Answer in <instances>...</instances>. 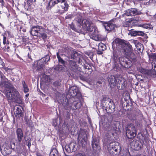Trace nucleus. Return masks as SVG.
<instances>
[{
	"label": "nucleus",
	"instance_id": "1",
	"mask_svg": "<svg viewBox=\"0 0 156 156\" xmlns=\"http://www.w3.org/2000/svg\"><path fill=\"white\" fill-rule=\"evenodd\" d=\"M113 49L112 59V69L120 72L122 69H129L137 63L136 56L133 52L132 45L126 43L121 39L116 38L112 43Z\"/></svg>",
	"mask_w": 156,
	"mask_h": 156
},
{
	"label": "nucleus",
	"instance_id": "2",
	"mask_svg": "<svg viewBox=\"0 0 156 156\" xmlns=\"http://www.w3.org/2000/svg\"><path fill=\"white\" fill-rule=\"evenodd\" d=\"M50 60V56L47 54L36 62L34 61V62L33 64L34 69L39 72L38 76L37 78H50L48 75H47L44 72H43L45 65L47 64Z\"/></svg>",
	"mask_w": 156,
	"mask_h": 156
},
{
	"label": "nucleus",
	"instance_id": "3",
	"mask_svg": "<svg viewBox=\"0 0 156 156\" xmlns=\"http://www.w3.org/2000/svg\"><path fill=\"white\" fill-rule=\"evenodd\" d=\"M78 26L82 28L85 30L89 33L92 37H95L97 35V31L96 28L91 25L90 22L86 20H83L81 15L77 16L76 19Z\"/></svg>",
	"mask_w": 156,
	"mask_h": 156
},
{
	"label": "nucleus",
	"instance_id": "4",
	"mask_svg": "<svg viewBox=\"0 0 156 156\" xmlns=\"http://www.w3.org/2000/svg\"><path fill=\"white\" fill-rule=\"evenodd\" d=\"M76 62L72 60H69L68 61V68L70 69L66 73V77L72 78H84L80 71L78 70V66Z\"/></svg>",
	"mask_w": 156,
	"mask_h": 156
},
{
	"label": "nucleus",
	"instance_id": "5",
	"mask_svg": "<svg viewBox=\"0 0 156 156\" xmlns=\"http://www.w3.org/2000/svg\"><path fill=\"white\" fill-rule=\"evenodd\" d=\"M65 98V101L63 100V101H61L62 105L64 106L66 109L70 108L71 109H79L82 106V102L80 101L78 102L73 101L72 98H71L69 100Z\"/></svg>",
	"mask_w": 156,
	"mask_h": 156
},
{
	"label": "nucleus",
	"instance_id": "6",
	"mask_svg": "<svg viewBox=\"0 0 156 156\" xmlns=\"http://www.w3.org/2000/svg\"><path fill=\"white\" fill-rule=\"evenodd\" d=\"M101 101L102 106L105 107L106 110L109 112L112 113L115 110V105L110 99L104 97Z\"/></svg>",
	"mask_w": 156,
	"mask_h": 156
},
{
	"label": "nucleus",
	"instance_id": "7",
	"mask_svg": "<svg viewBox=\"0 0 156 156\" xmlns=\"http://www.w3.org/2000/svg\"><path fill=\"white\" fill-rule=\"evenodd\" d=\"M69 59L74 60V61L79 64L83 65L84 64L83 60H84L83 56L80 53H79L75 50H73L69 55Z\"/></svg>",
	"mask_w": 156,
	"mask_h": 156
},
{
	"label": "nucleus",
	"instance_id": "8",
	"mask_svg": "<svg viewBox=\"0 0 156 156\" xmlns=\"http://www.w3.org/2000/svg\"><path fill=\"white\" fill-rule=\"evenodd\" d=\"M136 129L133 125L130 124L126 127V134L127 137L131 139L134 137L136 134Z\"/></svg>",
	"mask_w": 156,
	"mask_h": 156
},
{
	"label": "nucleus",
	"instance_id": "9",
	"mask_svg": "<svg viewBox=\"0 0 156 156\" xmlns=\"http://www.w3.org/2000/svg\"><path fill=\"white\" fill-rule=\"evenodd\" d=\"M6 94V96L9 100H15L19 97V93L14 87L11 90H8Z\"/></svg>",
	"mask_w": 156,
	"mask_h": 156
},
{
	"label": "nucleus",
	"instance_id": "10",
	"mask_svg": "<svg viewBox=\"0 0 156 156\" xmlns=\"http://www.w3.org/2000/svg\"><path fill=\"white\" fill-rule=\"evenodd\" d=\"M98 21L100 23H101L105 30L108 31V32L115 30L116 27V25L115 24L112 23L111 21L108 22L103 21L101 20H98Z\"/></svg>",
	"mask_w": 156,
	"mask_h": 156
},
{
	"label": "nucleus",
	"instance_id": "11",
	"mask_svg": "<svg viewBox=\"0 0 156 156\" xmlns=\"http://www.w3.org/2000/svg\"><path fill=\"white\" fill-rule=\"evenodd\" d=\"M129 35H130L131 36H143L144 37L145 40L147 39L148 37L147 34L144 33L143 31L140 30H136L134 29H131L129 30V32L128 33Z\"/></svg>",
	"mask_w": 156,
	"mask_h": 156
},
{
	"label": "nucleus",
	"instance_id": "12",
	"mask_svg": "<svg viewBox=\"0 0 156 156\" xmlns=\"http://www.w3.org/2000/svg\"><path fill=\"white\" fill-rule=\"evenodd\" d=\"M125 13L128 16H133L141 14L142 12L138 9L131 8L126 10Z\"/></svg>",
	"mask_w": 156,
	"mask_h": 156
},
{
	"label": "nucleus",
	"instance_id": "13",
	"mask_svg": "<svg viewBox=\"0 0 156 156\" xmlns=\"http://www.w3.org/2000/svg\"><path fill=\"white\" fill-rule=\"evenodd\" d=\"M133 148L136 151L140 150L143 146L142 143L139 140H134L131 143Z\"/></svg>",
	"mask_w": 156,
	"mask_h": 156
},
{
	"label": "nucleus",
	"instance_id": "14",
	"mask_svg": "<svg viewBox=\"0 0 156 156\" xmlns=\"http://www.w3.org/2000/svg\"><path fill=\"white\" fill-rule=\"evenodd\" d=\"M42 30H44V29L42 26L38 25L34 26H32L31 28V30L30 31V33L32 36H35L34 34H39V32Z\"/></svg>",
	"mask_w": 156,
	"mask_h": 156
},
{
	"label": "nucleus",
	"instance_id": "15",
	"mask_svg": "<svg viewBox=\"0 0 156 156\" xmlns=\"http://www.w3.org/2000/svg\"><path fill=\"white\" fill-rule=\"evenodd\" d=\"M69 93L70 95L72 97H74L78 94L80 95L78 87L75 86L70 87L69 90Z\"/></svg>",
	"mask_w": 156,
	"mask_h": 156
},
{
	"label": "nucleus",
	"instance_id": "16",
	"mask_svg": "<svg viewBox=\"0 0 156 156\" xmlns=\"http://www.w3.org/2000/svg\"><path fill=\"white\" fill-rule=\"evenodd\" d=\"M17 136V143L18 144H20L23 137V132L20 128H17L16 130Z\"/></svg>",
	"mask_w": 156,
	"mask_h": 156
},
{
	"label": "nucleus",
	"instance_id": "17",
	"mask_svg": "<svg viewBox=\"0 0 156 156\" xmlns=\"http://www.w3.org/2000/svg\"><path fill=\"white\" fill-rule=\"evenodd\" d=\"M76 144L73 142L70 143L69 145H66L65 147L66 151L70 153L72 152H74L76 150Z\"/></svg>",
	"mask_w": 156,
	"mask_h": 156
},
{
	"label": "nucleus",
	"instance_id": "18",
	"mask_svg": "<svg viewBox=\"0 0 156 156\" xmlns=\"http://www.w3.org/2000/svg\"><path fill=\"white\" fill-rule=\"evenodd\" d=\"M1 84L9 90H11L14 87L8 81L7 79H2Z\"/></svg>",
	"mask_w": 156,
	"mask_h": 156
},
{
	"label": "nucleus",
	"instance_id": "19",
	"mask_svg": "<svg viewBox=\"0 0 156 156\" xmlns=\"http://www.w3.org/2000/svg\"><path fill=\"white\" fill-rule=\"evenodd\" d=\"M61 6L63 10H61L59 9L57 10V12L60 14H62L67 11L68 10L69 6L67 3H62Z\"/></svg>",
	"mask_w": 156,
	"mask_h": 156
},
{
	"label": "nucleus",
	"instance_id": "20",
	"mask_svg": "<svg viewBox=\"0 0 156 156\" xmlns=\"http://www.w3.org/2000/svg\"><path fill=\"white\" fill-rule=\"evenodd\" d=\"M140 111L138 109L134 110L133 112L128 115V118L131 120H134L136 118V116L140 114Z\"/></svg>",
	"mask_w": 156,
	"mask_h": 156
},
{
	"label": "nucleus",
	"instance_id": "21",
	"mask_svg": "<svg viewBox=\"0 0 156 156\" xmlns=\"http://www.w3.org/2000/svg\"><path fill=\"white\" fill-rule=\"evenodd\" d=\"M23 108L21 106H19L17 107L16 108V111L15 113V115L18 117H23Z\"/></svg>",
	"mask_w": 156,
	"mask_h": 156
},
{
	"label": "nucleus",
	"instance_id": "22",
	"mask_svg": "<svg viewBox=\"0 0 156 156\" xmlns=\"http://www.w3.org/2000/svg\"><path fill=\"white\" fill-rule=\"evenodd\" d=\"M44 30H42L39 32V34H36V33H34V36L38 37L39 38H41L43 40L45 41V40L47 38L48 36L46 34L43 32Z\"/></svg>",
	"mask_w": 156,
	"mask_h": 156
},
{
	"label": "nucleus",
	"instance_id": "23",
	"mask_svg": "<svg viewBox=\"0 0 156 156\" xmlns=\"http://www.w3.org/2000/svg\"><path fill=\"white\" fill-rule=\"evenodd\" d=\"M56 55L57 58L58 59V63L62 64V65L65 66V68H66V65L68 63L67 62L64 60L61 57L59 52H57L56 53Z\"/></svg>",
	"mask_w": 156,
	"mask_h": 156
},
{
	"label": "nucleus",
	"instance_id": "24",
	"mask_svg": "<svg viewBox=\"0 0 156 156\" xmlns=\"http://www.w3.org/2000/svg\"><path fill=\"white\" fill-rule=\"evenodd\" d=\"M112 129V128L111 126H109L108 128V133L107 132V131H105L104 132V136H105L107 139H109V138L111 137V135H112L113 136V134L111 132V131Z\"/></svg>",
	"mask_w": 156,
	"mask_h": 156
},
{
	"label": "nucleus",
	"instance_id": "25",
	"mask_svg": "<svg viewBox=\"0 0 156 156\" xmlns=\"http://www.w3.org/2000/svg\"><path fill=\"white\" fill-rule=\"evenodd\" d=\"M117 80L119 82V79H109L108 81L111 87L115 86L117 83Z\"/></svg>",
	"mask_w": 156,
	"mask_h": 156
},
{
	"label": "nucleus",
	"instance_id": "26",
	"mask_svg": "<svg viewBox=\"0 0 156 156\" xmlns=\"http://www.w3.org/2000/svg\"><path fill=\"white\" fill-rule=\"evenodd\" d=\"M87 134L86 131L84 130H81L80 133L78 135V139H79L80 138H81L83 140H84Z\"/></svg>",
	"mask_w": 156,
	"mask_h": 156
},
{
	"label": "nucleus",
	"instance_id": "27",
	"mask_svg": "<svg viewBox=\"0 0 156 156\" xmlns=\"http://www.w3.org/2000/svg\"><path fill=\"white\" fill-rule=\"evenodd\" d=\"M49 156H60L57 150L53 148L51 150Z\"/></svg>",
	"mask_w": 156,
	"mask_h": 156
},
{
	"label": "nucleus",
	"instance_id": "28",
	"mask_svg": "<svg viewBox=\"0 0 156 156\" xmlns=\"http://www.w3.org/2000/svg\"><path fill=\"white\" fill-rule=\"evenodd\" d=\"M115 144L114 142H112L108 145L107 147L109 149L112 150V152L114 151L115 152H117L118 151V148H116L115 146L114 147Z\"/></svg>",
	"mask_w": 156,
	"mask_h": 156
},
{
	"label": "nucleus",
	"instance_id": "29",
	"mask_svg": "<svg viewBox=\"0 0 156 156\" xmlns=\"http://www.w3.org/2000/svg\"><path fill=\"white\" fill-rule=\"evenodd\" d=\"M139 27H142L144 28L147 29H152L153 26L150 24H140Z\"/></svg>",
	"mask_w": 156,
	"mask_h": 156
},
{
	"label": "nucleus",
	"instance_id": "30",
	"mask_svg": "<svg viewBox=\"0 0 156 156\" xmlns=\"http://www.w3.org/2000/svg\"><path fill=\"white\" fill-rule=\"evenodd\" d=\"M22 83L23 88V91L24 92L26 93L28 92L29 91V89L28 88L27 85L26 84L25 81H23Z\"/></svg>",
	"mask_w": 156,
	"mask_h": 156
},
{
	"label": "nucleus",
	"instance_id": "31",
	"mask_svg": "<svg viewBox=\"0 0 156 156\" xmlns=\"http://www.w3.org/2000/svg\"><path fill=\"white\" fill-rule=\"evenodd\" d=\"M65 66L62 65H58L55 67V69L59 71H64L65 69Z\"/></svg>",
	"mask_w": 156,
	"mask_h": 156
},
{
	"label": "nucleus",
	"instance_id": "32",
	"mask_svg": "<svg viewBox=\"0 0 156 156\" xmlns=\"http://www.w3.org/2000/svg\"><path fill=\"white\" fill-rule=\"evenodd\" d=\"M69 25L70 27V28L73 30L74 31H75L78 32V31L75 28L74 25L73 24V23L72 22L71 23V24H69Z\"/></svg>",
	"mask_w": 156,
	"mask_h": 156
},
{
	"label": "nucleus",
	"instance_id": "33",
	"mask_svg": "<svg viewBox=\"0 0 156 156\" xmlns=\"http://www.w3.org/2000/svg\"><path fill=\"white\" fill-rule=\"evenodd\" d=\"M52 1H53V0H50L48 1L47 5L46 6V9L48 10H50L52 8L51 5V3Z\"/></svg>",
	"mask_w": 156,
	"mask_h": 156
},
{
	"label": "nucleus",
	"instance_id": "34",
	"mask_svg": "<svg viewBox=\"0 0 156 156\" xmlns=\"http://www.w3.org/2000/svg\"><path fill=\"white\" fill-rule=\"evenodd\" d=\"M151 4L156 5V0H149L148 2L146 3V5H148Z\"/></svg>",
	"mask_w": 156,
	"mask_h": 156
},
{
	"label": "nucleus",
	"instance_id": "35",
	"mask_svg": "<svg viewBox=\"0 0 156 156\" xmlns=\"http://www.w3.org/2000/svg\"><path fill=\"white\" fill-rule=\"evenodd\" d=\"M86 55L88 56L89 57V58L90 59H92L93 58V57L94 55V53L92 51L89 52H87L86 53Z\"/></svg>",
	"mask_w": 156,
	"mask_h": 156
},
{
	"label": "nucleus",
	"instance_id": "36",
	"mask_svg": "<svg viewBox=\"0 0 156 156\" xmlns=\"http://www.w3.org/2000/svg\"><path fill=\"white\" fill-rule=\"evenodd\" d=\"M66 16L65 17L66 19H71L73 18L74 17L73 15L72 14H67Z\"/></svg>",
	"mask_w": 156,
	"mask_h": 156
},
{
	"label": "nucleus",
	"instance_id": "37",
	"mask_svg": "<svg viewBox=\"0 0 156 156\" xmlns=\"http://www.w3.org/2000/svg\"><path fill=\"white\" fill-rule=\"evenodd\" d=\"M52 4L51 6L52 8L54 7L56 4H58V3L60 2V0H55L53 1H52L51 2Z\"/></svg>",
	"mask_w": 156,
	"mask_h": 156
},
{
	"label": "nucleus",
	"instance_id": "38",
	"mask_svg": "<svg viewBox=\"0 0 156 156\" xmlns=\"http://www.w3.org/2000/svg\"><path fill=\"white\" fill-rule=\"evenodd\" d=\"M98 50L97 51V54L98 55H101L103 54V51L105 50V48L104 49L98 48Z\"/></svg>",
	"mask_w": 156,
	"mask_h": 156
},
{
	"label": "nucleus",
	"instance_id": "39",
	"mask_svg": "<svg viewBox=\"0 0 156 156\" xmlns=\"http://www.w3.org/2000/svg\"><path fill=\"white\" fill-rule=\"evenodd\" d=\"M98 143L97 140H93L92 142V145L93 147H94V145H95L96 147L98 146Z\"/></svg>",
	"mask_w": 156,
	"mask_h": 156
},
{
	"label": "nucleus",
	"instance_id": "40",
	"mask_svg": "<svg viewBox=\"0 0 156 156\" xmlns=\"http://www.w3.org/2000/svg\"><path fill=\"white\" fill-rule=\"evenodd\" d=\"M25 122L28 125L30 126L32 125V122L31 120H29L28 119H26L25 120Z\"/></svg>",
	"mask_w": 156,
	"mask_h": 156
},
{
	"label": "nucleus",
	"instance_id": "41",
	"mask_svg": "<svg viewBox=\"0 0 156 156\" xmlns=\"http://www.w3.org/2000/svg\"><path fill=\"white\" fill-rule=\"evenodd\" d=\"M104 48H105V49L106 48V45L103 44V43H101L99 44L98 48L100 49H104Z\"/></svg>",
	"mask_w": 156,
	"mask_h": 156
},
{
	"label": "nucleus",
	"instance_id": "42",
	"mask_svg": "<svg viewBox=\"0 0 156 156\" xmlns=\"http://www.w3.org/2000/svg\"><path fill=\"white\" fill-rule=\"evenodd\" d=\"M6 45V46H5V47L3 48V50L5 51H9V50L10 47L8 45Z\"/></svg>",
	"mask_w": 156,
	"mask_h": 156
},
{
	"label": "nucleus",
	"instance_id": "43",
	"mask_svg": "<svg viewBox=\"0 0 156 156\" xmlns=\"http://www.w3.org/2000/svg\"><path fill=\"white\" fill-rule=\"evenodd\" d=\"M12 101H15L16 103H18V104H21L22 103V101L21 99L19 98V97L16 100H13Z\"/></svg>",
	"mask_w": 156,
	"mask_h": 156
},
{
	"label": "nucleus",
	"instance_id": "44",
	"mask_svg": "<svg viewBox=\"0 0 156 156\" xmlns=\"http://www.w3.org/2000/svg\"><path fill=\"white\" fill-rule=\"evenodd\" d=\"M124 25L125 27H128L130 26V22L129 21L126 22L124 24Z\"/></svg>",
	"mask_w": 156,
	"mask_h": 156
},
{
	"label": "nucleus",
	"instance_id": "45",
	"mask_svg": "<svg viewBox=\"0 0 156 156\" xmlns=\"http://www.w3.org/2000/svg\"><path fill=\"white\" fill-rule=\"evenodd\" d=\"M59 82H55L54 83V85L55 86H60L61 84V83H60V82H61V80H59Z\"/></svg>",
	"mask_w": 156,
	"mask_h": 156
},
{
	"label": "nucleus",
	"instance_id": "46",
	"mask_svg": "<svg viewBox=\"0 0 156 156\" xmlns=\"http://www.w3.org/2000/svg\"><path fill=\"white\" fill-rule=\"evenodd\" d=\"M91 67L89 66H88V67L87 69L88 71V72H89V73H88L89 74L91 73L92 71V70L91 69Z\"/></svg>",
	"mask_w": 156,
	"mask_h": 156
},
{
	"label": "nucleus",
	"instance_id": "47",
	"mask_svg": "<svg viewBox=\"0 0 156 156\" xmlns=\"http://www.w3.org/2000/svg\"><path fill=\"white\" fill-rule=\"evenodd\" d=\"M6 37L5 36H4L3 43L4 45H5L6 44Z\"/></svg>",
	"mask_w": 156,
	"mask_h": 156
},
{
	"label": "nucleus",
	"instance_id": "48",
	"mask_svg": "<svg viewBox=\"0 0 156 156\" xmlns=\"http://www.w3.org/2000/svg\"><path fill=\"white\" fill-rule=\"evenodd\" d=\"M31 140L30 139L28 141V142H27V143H28L27 145L29 148H30L31 146Z\"/></svg>",
	"mask_w": 156,
	"mask_h": 156
},
{
	"label": "nucleus",
	"instance_id": "49",
	"mask_svg": "<svg viewBox=\"0 0 156 156\" xmlns=\"http://www.w3.org/2000/svg\"><path fill=\"white\" fill-rule=\"evenodd\" d=\"M27 4L28 5L30 6L32 5V1H31L30 0H29L27 2Z\"/></svg>",
	"mask_w": 156,
	"mask_h": 156
},
{
	"label": "nucleus",
	"instance_id": "50",
	"mask_svg": "<svg viewBox=\"0 0 156 156\" xmlns=\"http://www.w3.org/2000/svg\"><path fill=\"white\" fill-rule=\"evenodd\" d=\"M76 156H87L85 155L84 154H81V153H79L77 154Z\"/></svg>",
	"mask_w": 156,
	"mask_h": 156
},
{
	"label": "nucleus",
	"instance_id": "51",
	"mask_svg": "<svg viewBox=\"0 0 156 156\" xmlns=\"http://www.w3.org/2000/svg\"><path fill=\"white\" fill-rule=\"evenodd\" d=\"M0 3L2 4L1 5L2 6L4 5L5 2L3 0H0Z\"/></svg>",
	"mask_w": 156,
	"mask_h": 156
},
{
	"label": "nucleus",
	"instance_id": "52",
	"mask_svg": "<svg viewBox=\"0 0 156 156\" xmlns=\"http://www.w3.org/2000/svg\"><path fill=\"white\" fill-rule=\"evenodd\" d=\"M27 56H28V59H30V61H32V58H31V56L29 55V53L27 55Z\"/></svg>",
	"mask_w": 156,
	"mask_h": 156
},
{
	"label": "nucleus",
	"instance_id": "53",
	"mask_svg": "<svg viewBox=\"0 0 156 156\" xmlns=\"http://www.w3.org/2000/svg\"><path fill=\"white\" fill-rule=\"evenodd\" d=\"M3 73H2V72H1V71H0V78H3Z\"/></svg>",
	"mask_w": 156,
	"mask_h": 156
},
{
	"label": "nucleus",
	"instance_id": "54",
	"mask_svg": "<svg viewBox=\"0 0 156 156\" xmlns=\"http://www.w3.org/2000/svg\"><path fill=\"white\" fill-rule=\"evenodd\" d=\"M66 0H60V2H61V4L62 3H67L66 2H65Z\"/></svg>",
	"mask_w": 156,
	"mask_h": 156
},
{
	"label": "nucleus",
	"instance_id": "55",
	"mask_svg": "<svg viewBox=\"0 0 156 156\" xmlns=\"http://www.w3.org/2000/svg\"><path fill=\"white\" fill-rule=\"evenodd\" d=\"M51 44H50V45L48 44L46 45V46L48 49H50V46H51Z\"/></svg>",
	"mask_w": 156,
	"mask_h": 156
},
{
	"label": "nucleus",
	"instance_id": "56",
	"mask_svg": "<svg viewBox=\"0 0 156 156\" xmlns=\"http://www.w3.org/2000/svg\"><path fill=\"white\" fill-rule=\"evenodd\" d=\"M83 81H87V80H88V79H81Z\"/></svg>",
	"mask_w": 156,
	"mask_h": 156
},
{
	"label": "nucleus",
	"instance_id": "57",
	"mask_svg": "<svg viewBox=\"0 0 156 156\" xmlns=\"http://www.w3.org/2000/svg\"><path fill=\"white\" fill-rule=\"evenodd\" d=\"M138 81H143V79H138Z\"/></svg>",
	"mask_w": 156,
	"mask_h": 156
},
{
	"label": "nucleus",
	"instance_id": "58",
	"mask_svg": "<svg viewBox=\"0 0 156 156\" xmlns=\"http://www.w3.org/2000/svg\"><path fill=\"white\" fill-rule=\"evenodd\" d=\"M0 26L2 27L3 29L4 28V26L3 25L0 23Z\"/></svg>",
	"mask_w": 156,
	"mask_h": 156
},
{
	"label": "nucleus",
	"instance_id": "59",
	"mask_svg": "<svg viewBox=\"0 0 156 156\" xmlns=\"http://www.w3.org/2000/svg\"><path fill=\"white\" fill-rule=\"evenodd\" d=\"M41 79V80L42 81H44L45 82V81L47 79V80H48V79H46V78H45V79Z\"/></svg>",
	"mask_w": 156,
	"mask_h": 156
},
{
	"label": "nucleus",
	"instance_id": "60",
	"mask_svg": "<svg viewBox=\"0 0 156 156\" xmlns=\"http://www.w3.org/2000/svg\"><path fill=\"white\" fill-rule=\"evenodd\" d=\"M87 66L86 65H84L83 66V68L85 69H87Z\"/></svg>",
	"mask_w": 156,
	"mask_h": 156
},
{
	"label": "nucleus",
	"instance_id": "61",
	"mask_svg": "<svg viewBox=\"0 0 156 156\" xmlns=\"http://www.w3.org/2000/svg\"><path fill=\"white\" fill-rule=\"evenodd\" d=\"M1 65L2 66H5V64L2 61L1 63Z\"/></svg>",
	"mask_w": 156,
	"mask_h": 156
},
{
	"label": "nucleus",
	"instance_id": "62",
	"mask_svg": "<svg viewBox=\"0 0 156 156\" xmlns=\"http://www.w3.org/2000/svg\"><path fill=\"white\" fill-rule=\"evenodd\" d=\"M6 45H8L9 44V41H7V42H6Z\"/></svg>",
	"mask_w": 156,
	"mask_h": 156
},
{
	"label": "nucleus",
	"instance_id": "63",
	"mask_svg": "<svg viewBox=\"0 0 156 156\" xmlns=\"http://www.w3.org/2000/svg\"><path fill=\"white\" fill-rule=\"evenodd\" d=\"M137 48V49H138V50L139 51H140V52H141V48Z\"/></svg>",
	"mask_w": 156,
	"mask_h": 156
},
{
	"label": "nucleus",
	"instance_id": "64",
	"mask_svg": "<svg viewBox=\"0 0 156 156\" xmlns=\"http://www.w3.org/2000/svg\"><path fill=\"white\" fill-rule=\"evenodd\" d=\"M29 94H27L25 96H26V98H27L29 96Z\"/></svg>",
	"mask_w": 156,
	"mask_h": 156
}]
</instances>
